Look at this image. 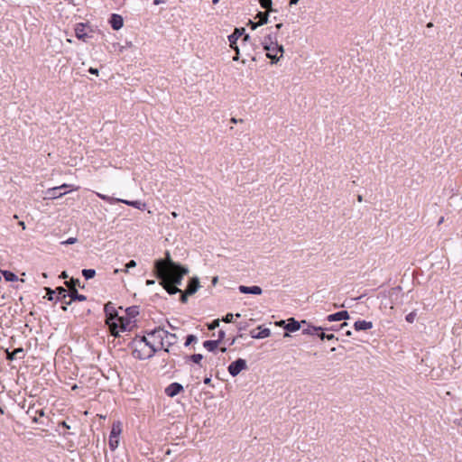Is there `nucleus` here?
I'll list each match as a JSON object with an SVG mask.
<instances>
[{"label": "nucleus", "instance_id": "1", "mask_svg": "<svg viewBox=\"0 0 462 462\" xmlns=\"http://www.w3.org/2000/svg\"><path fill=\"white\" fill-rule=\"evenodd\" d=\"M128 346L132 349V356L138 360L149 359L158 351L154 342L149 341L145 336H136Z\"/></svg>", "mask_w": 462, "mask_h": 462}, {"label": "nucleus", "instance_id": "2", "mask_svg": "<svg viewBox=\"0 0 462 462\" xmlns=\"http://www.w3.org/2000/svg\"><path fill=\"white\" fill-rule=\"evenodd\" d=\"M163 262L162 260H155L153 263V274L159 280L160 285L170 294L174 295L181 292L180 289L177 285L171 283L167 278H165V271L163 267Z\"/></svg>", "mask_w": 462, "mask_h": 462}, {"label": "nucleus", "instance_id": "3", "mask_svg": "<svg viewBox=\"0 0 462 462\" xmlns=\"http://www.w3.org/2000/svg\"><path fill=\"white\" fill-rule=\"evenodd\" d=\"M104 312L106 316V325L108 327L111 336L117 337L118 326L116 320L119 319V315L116 309L112 302L108 301L105 304Z\"/></svg>", "mask_w": 462, "mask_h": 462}, {"label": "nucleus", "instance_id": "4", "mask_svg": "<svg viewBox=\"0 0 462 462\" xmlns=\"http://www.w3.org/2000/svg\"><path fill=\"white\" fill-rule=\"evenodd\" d=\"M147 335L149 337H147L148 340L154 342V346H157L158 349L163 347V345H164L163 340H164L165 337H171L174 340L177 338L175 334L170 333L167 330H165L160 327L147 332Z\"/></svg>", "mask_w": 462, "mask_h": 462}, {"label": "nucleus", "instance_id": "5", "mask_svg": "<svg viewBox=\"0 0 462 462\" xmlns=\"http://www.w3.org/2000/svg\"><path fill=\"white\" fill-rule=\"evenodd\" d=\"M189 273V268L180 264V268H173L165 272V278L179 287L182 283L183 277Z\"/></svg>", "mask_w": 462, "mask_h": 462}, {"label": "nucleus", "instance_id": "6", "mask_svg": "<svg viewBox=\"0 0 462 462\" xmlns=\"http://www.w3.org/2000/svg\"><path fill=\"white\" fill-rule=\"evenodd\" d=\"M263 49L266 51V56L272 60L273 63L278 62L284 53L283 46L280 45L278 42H271L270 45H264Z\"/></svg>", "mask_w": 462, "mask_h": 462}, {"label": "nucleus", "instance_id": "7", "mask_svg": "<svg viewBox=\"0 0 462 462\" xmlns=\"http://www.w3.org/2000/svg\"><path fill=\"white\" fill-rule=\"evenodd\" d=\"M245 31V28H236L234 32L228 36L229 45L236 51L233 60L236 61L239 60L240 51L237 41L244 35Z\"/></svg>", "mask_w": 462, "mask_h": 462}, {"label": "nucleus", "instance_id": "8", "mask_svg": "<svg viewBox=\"0 0 462 462\" xmlns=\"http://www.w3.org/2000/svg\"><path fill=\"white\" fill-rule=\"evenodd\" d=\"M246 368V361L243 358H237L228 365L227 371L233 377H235Z\"/></svg>", "mask_w": 462, "mask_h": 462}, {"label": "nucleus", "instance_id": "9", "mask_svg": "<svg viewBox=\"0 0 462 462\" xmlns=\"http://www.w3.org/2000/svg\"><path fill=\"white\" fill-rule=\"evenodd\" d=\"M67 188H68V186L64 184L60 187H55V188L50 189H48V191L46 193L47 196L44 199H58V198L61 197L63 194H66L68 192L66 190Z\"/></svg>", "mask_w": 462, "mask_h": 462}, {"label": "nucleus", "instance_id": "10", "mask_svg": "<svg viewBox=\"0 0 462 462\" xmlns=\"http://www.w3.org/2000/svg\"><path fill=\"white\" fill-rule=\"evenodd\" d=\"M184 391V388L181 383L174 382L169 384L165 390L164 393L167 396L172 398L176 395L180 394L181 392Z\"/></svg>", "mask_w": 462, "mask_h": 462}, {"label": "nucleus", "instance_id": "11", "mask_svg": "<svg viewBox=\"0 0 462 462\" xmlns=\"http://www.w3.org/2000/svg\"><path fill=\"white\" fill-rule=\"evenodd\" d=\"M88 27L85 23H78L75 27V35L79 40L87 42L88 36Z\"/></svg>", "mask_w": 462, "mask_h": 462}, {"label": "nucleus", "instance_id": "12", "mask_svg": "<svg viewBox=\"0 0 462 462\" xmlns=\"http://www.w3.org/2000/svg\"><path fill=\"white\" fill-rule=\"evenodd\" d=\"M87 297L83 294H79L77 289L70 291V300L65 302V306H61L62 310L66 311L68 306L71 304L72 301H85Z\"/></svg>", "mask_w": 462, "mask_h": 462}, {"label": "nucleus", "instance_id": "13", "mask_svg": "<svg viewBox=\"0 0 462 462\" xmlns=\"http://www.w3.org/2000/svg\"><path fill=\"white\" fill-rule=\"evenodd\" d=\"M160 260H162L163 262V267H164V271L167 272L171 269H175V268H180V263H177V262H174L171 257V254L169 252H166L165 254V257L164 258H161Z\"/></svg>", "mask_w": 462, "mask_h": 462}, {"label": "nucleus", "instance_id": "14", "mask_svg": "<svg viewBox=\"0 0 462 462\" xmlns=\"http://www.w3.org/2000/svg\"><path fill=\"white\" fill-rule=\"evenodd\" d=\"M238 290L241 293H244V294L260 295L263 292L262 288L257 285H254V286L240 285Z\"/></svg>", "mask_w": 462, "mask_h": 462}, {"label": "nucleus", "instance_id": "15", "mask_svg": "<svg viewBox=\"0 0 462 462\" xmlns=\"http://www.w3.org/2000/svg\"><path fill=\"white\" fill-rule=\"evenodd\" d=\"M70 300V291L68 292L67 290L61 286L57 287V296L56 300L61 301L63 303L62 306H65V302Z\"/></svg>", "mask_w": 462, "mask_h": 462}, {"label": "nucleus", "instance_id": "16", "mask_svg": "<svg viewBox=\"0 0 462 462\" xmlns=\"http://www.w3.org/2000/svg\"><path fill=\"white\" fill-rule=\"evenodd\" d=\"M27 415H29L34 423L39 422L38 416L42 417L44 416V411L43 409L40 410H34V405H32L29 407L28 411H26Z\"/></svg>", "mask_w": 462, "mask_h": 462}, {"label": "nucleus", "instance_id": "17", "mask_svg": "<svg viewBox=\"0 0 462 462\" xmlns=\"http://www.w3.org/2000/svg\"><path fill=\"white\" fill-rule=\"evenodd\" d=\"M300 322L297 321L294 318L287 319L284 329L288 332H296L300 328Z\"/></svg>", "mask_w": 462, "mask_h": 462}, {"label": "nucleus", "instance_id": "18", "mask_svg": "<svg viewBox=\"0 0 462 462\" xmlns=\"http://www.w3.org/2000/svg\"><path fill=\"white\" fill-rule=\"evenodd\" d=\"M24 356V350L23 347L15 348L13 351H6V359L9 361H13L15 358H23Z\"/></svg>", "mask_w": 462, "mask_h": 462}, {"label": "nucleus", "instance_id": "19", "mask_svg": "<svg viewBox=\"0 0 462 462\" xmlns=\"http://www.w3.org/2000/svg\"><path fill=\"white\" fill-rule=\"evenodd\" d=\"M199 287H200V285H199V278L198 277H192L189 281V283H188V286H187L186 290L188 291V294L193 295L194 293H196L198 291Z\"/></svg>", "mask_w": 462, "mask_h": 462}, {"label": "nucleus", "instance_id": "20", "mask_svg": "<svg viewBox=\"0 0 462 462\" xmlns=\"http://www.w3.org/2000/svg\"><path fill=\"white\" fill-rule=\"evenodd\" d=\"M110 24L114 30L121 29L124 24L122 16L116 14H113L110 18Z\"/></svg>", "mask_w": 462, "mask_h": 462}, {"label": "nucleus", "instance_id": "21", "mask_svg": "<svg viewBox=\"0 0 462 462\" xmlns=\"http://www.w3.org/2000/svg\"><path fill=\"white\" fill-rule=\"evenodd\" d=\"M258 329H260V331L257 333H255L254 330L250 332V335L253 338L262 339L270 337L271 330L269 328H261V327H258Z\"/></svg>", "mask_w": 462, "mask_h": 462}, {"label": "nucleus", "instance_id": "22", "mask_svg": "<svg viewBox=\"0 0 462 462\" xmlns=\"http://www.w3.org/2000/svg\"><path fill=\"white\" fill-rule=\"evenodd\" d=\"M372 328H373V323L371 321L358 320V321H356L354 324V328L356 331L368 330Z\"/></svg>", "mask_w": 462, "mask_h": 462}, {"label": "nucleus", "instance_id": "23", "mask_svg": "<svg viewBox=\"0 0 462 462\" xmlns=\"http://www.w3.org/2000/svg\"><path fill=\"white\" fill-rule=\"evenodd\" d=\"M327 319L328 321H337V320H346V310H341L334 314H330L328 316Z\"/></svg>", "mask_w": 462, "mask_h": 462}, {"label": "nucleus", "instance_id": "24", "mask_svg": "<svg viewBox=\"0 0 462 462\" xmlns=\"http://www.w3.org/2000/svg\"><path fill=\"white\" fill-rule=\"evenodd\" d=\"M116 321L117 322V326H118V333L120 331H125L127 329V327L130 324V319L127 317L125 318V317L119 316V319H116Z\"/></svg>", "mask_w": 462, "mask_h": 462}, {"label": "nucleus", "instance_id": "25", "mask_svg": "<svg viewBox=\"0 0 462 462\" xmlns=\"http://www.w3.org/2000/svg\"><path fill=\"white\" fill-rule=\"evenodd\" d=\"M185 359H186V363L190 361V362H193V363L199 365L200 367H203V365L201 364L203 356L201 354H193L190 356H186Z\"/></svg>", "mask_w": 462, "mask_h": 462}, {"label": "nucleus", "instance_id": "26", "mask_svg": "<svg viewBox=\"0 0 462 462\" xmlns=\"http://www.w3.org/2000/svg\"><path fill=\"white\" fill-rule=\"evenodd\" d=\"M219 345V340H206L203 346L209 352L215 351Z\"/></svg>", "mask_w": 462, "mask_h": 462}, {"label": "nucleus", "instance_id": "27", "mask_svg": "<svg viewBox=\"0 0 462 462\" xmlns=\"http://www.w3.org/2000/svg\"><path fill=\"white\" fill-rule=\"evenodd\" d=\"M320 330H321V327H314V326L308 325V327L306 328L302 329V334L317 335L318 336V334Z\"/></svg>", "mask_w": 462, "mask_h": 462}, {"label": "nucleus", "instance_id": "28", "mask_svg": "<svg viewBox=\"0 0 462 462\" xmlns=\"http://www.w3.org/2000/svg\"><path fill=\"white\" fill-rule=\"evenodd\" d=\"M125 313L129 319L135 318L139 314V307L138 306H131L125 310Z\"/></svg>", "mask_w": 462, "mask_h": 462}, {"label": "nucleus", "instance_id": "29", "mask_svg": "<svg viewBox=\"0 0 462 462\" xmlns=\"http://www.w3.org/2000/svg\"><path fill=\"white\" fill-rule=\"evenodd\" d=\"M254 19H258L257 24L263 25L268 22V11L267 12H259Z\"/></svg>", "mask_w": 462, "mask_h": 462}, {"label": "nucleus", "instance_id": "30", "mask_svg": "<svg viewBox=\"0 0 462 462\" xmlns=\"http://www.w3.org/2000/svg\"><path fill=\"white\" fill-rule=\"evenodd\" d=\"M2 274L6 282H16L18 280L17 275L11 271H2Z\"/></svg>", "mask_w": 462, "mask_h": 462}, {"label": "nucleus", "instance_id": "31", "mask_svg": "<svg viewBox=\"0 0 462 462\" xmlns=\"http://www.w3.org/2000/svg\"><path fill=\"white\" fill-rule=\"evenodd\" d=\"M65 285L69 289V291L77 289V286H79V280L75 278H70L69 281L65 282Z\"/></svg>", "mask_w": 462, "mask_h": 462}, {"label": "nucleus", "instance_id": "32", "mask_svg": "<svg viewBox=\"0 0 462 462\" xmlns=\"http://www.w3.org/2000/svg\"><path fill=\"white\" fill-rule=\"evenodd\" d=\"M44 290L47 291V295L44 297L48 300H53L57 296V288L52 290L49 287H45Z\"/></svg>", "mask_w": 462, "mask_h": 462}, {"label": "nucleus", "instance_id": "33", "mask_svg": "<svg viewBox=\"0 0 462 462\" xmlns=\"http://www.w3.org/2000/svg\"><path fill=\"white\" fill-rule=\"evenodd\" d=\"M82 275L86 280H90L95 277L96 271L94 269H83Z\"/></svg>", "mask_w": 462, "mask_h": 462}, {"label": "nucleus", "instance_id": "34", "mask_svg": "<svg viewBox=\"0 0 462 462\" xmlns=\"http://www.w3.org/2000/svg\"><path fill=\"white\" fill-rule=\"evenodd\" d=\"M276 43L278 42L275 37H273L271 34L264 37L263 41L262 42V45L264 48V45H270V43Z\"/></svg>", "mask_w": 462, "mask_h": 462}, {"label": "nucleus", "instance_id": "35", "mask_svg": "<svg viewBox=\"0 0 462 462\" xmlns=\"http://www.w3.org/2000/svg\"><path fill=\"white\" fill-rule=\"evenodd\" d=\"M318 337L322 340H324V339L330 340V339L334 338L333 334L325 333L322 328H321V330L319 332Z\"/></svg>", "mask_w": 462, "mask_h": 462}, {"label": "nucleus", "instance_id": "36", "mask_svg": "<svg viewBox=\"0 0 462 462\" xmlns=\"http://www.w3.org/2000/svg\"><path fill=\"white\" fill-rule=\"evenodd\" d=\"M198 341V338L195 335H188L186 337V341H185V346H189L190 344L192 343H196Z\"/></svg>", "mask_w": 462, "mask_h": 462}, {"label": "nucleus", "instance_id": "37", "mask_svg": "<svg viewBox=\"0 0 462 462\" xmlns=\"http://www.w3.org/2000/svg\"><path fill=\"white\" fill-rule=\"evenodd\" d=\"M261 6L267 11H272V0H260Z\"/></svg>", "mask_w": 462, "mask_h": 462}, {"label": "nucleus", "instance_id": "38", "mask_svg": "<svg viewBox=\"0 0 462 462\" xmlns=\"http://www.w3.org/2000/svg\"><path fill=\"white\" fill-rule=\"evenodd\" d=\"M416 317H417V313H416V311H411V312H410V313L406 316L405 319H406V321H407V322H409V323H413V322H414V320H415V319H416Z\"/></svg>", "mask_w": 462, "mask_h": 462}, {"label": "nucleus", "instance_id": "39", "mask_svg": "<svg viewBox=\"0 0 462 462\" xmlns=\"http://www.w3.org/2000/svg\"><path fill=\"white\" fill-rule=\"evenodd\" d=\"M180 293V300L182 303H186L188 301V297L191 295V294H188V291L187 290H185V291H181Z\"/></svg>", "mask_w": 462, "mask_h": 462}, {"label": "nucleus", "instance_id": "40", "mask_svg": "<svg viewBox=\"0 0 462 462\" xmlns=\"http://www.w3.org/2000/svg\"><path fill=\"white\" fill-rule=\"evenodd\" d=\"M165 338H168V341H167V347L166 348H163L165 352H170V349H169V346L174 345L176 343V340L177 338L174 340L172 337H165Z\"/></svg>", "mask_w": 462, "mask_h": 462}, {"label": "nucleus", "instance_id": "41", "mask_svg": "<svg viewBox=\"0 0 462 462\" xmlns=\"http://www.w3.org/2000/svg\"><path fill=\"white\" fill-rule=\"evenodd\" d=\"M219 326V319H214L211 323L208 324L209 330H214Z\"/></svg>", "mask_w": 462, "mask_h": 462}, {"label": "nucleus", "instance_id": "42", "mask_svg": "<svg viewBox=\"0 0 462 462\" xmlns=\"http://www.w3.org/2000/svg\"><path fill=\"white\" fill-rule=\"evenodd\" d=\"M233 319H234V314L232 313H227L223 319L222 320L226 323H231L233 322Z\"/></svg>", "mask_w": 462, "mask_h": 462}, {"label": "nucleus", "instance_id": "43", "mask_svg": "<svg viewBox=\"0 0 462 462\" xmlns=\"http://www.w3.org/2000/svg\"><path fill=\"white\" fill-rule=\"evenodd\" d=\"M130 206H133L140 210H145L147 209V204H129ZM148 211H150V208H148Z\"/></svg>", "mask_w": 462, "mask_h": 462}, {"label": "nucleus", "instance_id": "44", "mask_svg": "<svg viewBox=\"0 0 462 462\" xmlns=\"http://www.w3.org/2000/svg\"><path fill=\"white\" fill-rule=\"evenodd\" d=\"M77 242V238L69 237L66 241L61 242L62 245H72Z\"/></svg>", "mask_w": 462, "mask_h": 462}, {"label": "nucleus", "instance_id": "45", "mask_svg": "<svg viewBox=\"0 0 462 462\" xmlns=\"http://www.w3.org/2000/svg\"><path fill=\"white\" fill-rule=\"evenodd\" d=\"M136 266V262L134 260H130L126 264V269L134 268Z\"/></svg>", "mask_w": 462, "mask_h": 462}, {"label": "nucleus", "instance_id": "46", "mask_svg": "<svg viewBox=\"0 0 462 462\" xmlns=\"http://www.w3.org/2000/svg\"><path fill=\"white\" fill-rule=\"evenodd\" d=\"M225 336H226V333L224 330H219L218 331V339L219 342L222 341L224 338H225Z\"/></svg>", "mask_w": 462, "mask_h": 462}, {"label": "nucleus", "instance_id": "47", "mask_svg": "<svg viewBox=\"0 0 462 462\" xmlns=\"http://www.w3.org/2000/svg\"><path fill=\"white\" fill-rule=\"evenodd\" d=\"M246 328H247V323L246 322H240L238 324V329L239 330H245Z\"/></svg>", "mask_w": 462, "mask_h": 462}, {"label": "nucleus", "instance_id": "48", "mask_svg": "<svg viewBox=\"0 0 462 462\" xmlns=\"http://www.w3.org/2000/svg\"><path fill=\"white\" fill-rule=\"evenodd\" d=\"M59 426L63 427V428H65L67 430L70 429V426L65 420L60 421L59 423Z\"/></svg>", "mask_w": 462, "mask_h": 462}, {"label": "nucleus", "instance_id": "49", "mask_svg": "<svg viewBox=\"0 0 462 462\" xmlns=\"http://www.w3.org/2000/svg\"><path fill=\"white\" fill-rule=\"evenodd\" d=\"M249 24L251 25V28L253 30H255L258 26H261V24H257V22H253V21H250Z\"/></svg>", "mask_w": 462, "mask_h": 462}, {"label": "nucleus", "instance_id": "50", "mask_svg": "<svg viewBox=\"0 0 462 462\" xmlns=\"http://www.w3.org/2000/svg\"><path fill=\"white\" fill-rule=\"evenodd\" d=\"M88 72L93 75H97V76L98 75V69H95V68H89Z\"/></svg>", "mask_w": 462, "mask_h": 462}, {"label": "nucleus", "instance_id": "51", "mask_svg": "<svg viewBox=\"0 0 462 462\" xmlns=\"http://www.w3.org/2000/svg\"><path fill=\"white\" fill-rule=\"evenodd\" d=\"M120 432V430H118V431L116 430V428L113 427L112 430H111V434H110V438H112L113 436H117V434Z\"/></svg>", "mask_w": 462, "mask_h": 462}, {"label": "nucleus", "instance_id": "52", "mask_svg": "<svg viewBox=\"0 0 462 462\" xmlns=\"http://www.w3.org/2000/svg\"><path fill=\"white\" fill-rule=\"evenodd\" d=\"M230 121H231V123H233V124H237V123H242V122H243V119H239V120H238V119H236V118H235V117H232V118L230 119Z\"/></svg>", "mask_w": 462, "mask_h": 462}, {"label": "nucleus", "instance_id": "53", "mask_svg": "<svg viewBox=\"0 0 462 462\" xmlns=\"http://www.w3.org/2000/svg\"><path fill=\"white\" fill-rule=\"evenodd\" d=\"M203 382H204L205 384H210L211 377L210 376L209 377H205Z\"/></svg>", "mask_w": 462, "mask_h": 462}, {"label": "nucleus", "instance_id": "54", "mask_svg": "<svg viewBox=\"0 0 462 462\" xmlns=\"http://www.w3.org/2000/svg\"><path fill=\"white\" fill-rule=\"evenodd\" d=\"M109 444H110V447H111V448H112V449H113V448H115V447H116V445H117V441L113 442L112 438H110V442H109Z\"/></svg>", "mask_w": 462, "mask_h": 462}, {"label": "nucleus", "instance_id": "55", "mask_svg": "<svg viewBox=\"0 0 462 462\" xmlns=\"http://www.w3.org/2000/svg\"><path fill=\"white\" fill-rule=\"evenodd\" d=\"M60 278H62V279H66L68 278V273L66 271H63L60 275Z\"/></svg>", "mask_w": 462, "mask_h": 462}, {"label": "nucleus", "instance_id": "56", "mask_svg": "<svg viewBox=\"0 0 462 462\" xmlns=\"http://www.w3.org/2000/svg\"><path fill=\"white\" fill-rule=\"evenodd\" d=\"M147 286L153 285L155 283L154 280H146L145 282Z\"/></svg>", "mask_w": 462, "mask_h": 462}, {"label": "nucleus", "instance_id": "57", "mask_svg": "<svg viewBox=\"0 0 462 462\" xmlns=\"http://www.w3.org/2000/svg\"><path fill=\"white\" fill-rule=\"evenodd\" d=\"M218 278L217 276L213 277L212 279V285L215 286L217 283Z\"/></svg>", "mask_w": 462, "mask_h": 462}, {"label": "nucleus", "instance_id": "58", "mask_svg": "<svg viewBox=\"0 0 462 462\" xmlns=\"http://www.w3.org/2000/svg\"><path fill=\"white\" fill-rule=\"evenodd\" d=\"M248 39H249V35L245 34V35L243 37V39H242L241 42H242V43H245Z\"/></svg>", "mask_w": 462, "mask_h": 462}, {"label": "nucleus", "instance_id": "59", "mask_svg": "<svg viewBox=\"0 0 462 462\" xmlns=\"http://www.w3.org/2000/svg\"><path fill=\"white\" fill-rule=\"evenodd\" d=\"M97 196H98L101 199H103V200H107V199H108L107 197H106L105 195L97 194Z\"/></svg>", "mask_w": 462, "mask_h": 462}, {"label": "nucleus", "instance_id": "60", "mask_svg": "<svg viewBox=\"0 0 462 462\" xmlns=\"http://www.w3.org/2000/svg\"><path fill=\"white\" fill-rule=\"evenodd\" d=\"M116 202L123 203V202H130V201L129 200H125V199H116Z\"/></svg>", "mask_w": 462, "mask_h": 462}, {"label": "nucleus", "instance_id": "61", "mask_svg": "<svg viewBox=\"0 0 462 462\" xmlns=\"http://www.w3.org/2000/svg\"><path fill=\"white\" fill-rule=\"evenodd\" d=\"M286 323H287V320H286V321H285V320H280V321L278 322V324H279L280 326H283V327L285 326V324H286Z\"/></svg>", "mask_w": 462, "mask_h": 462}, {"label": "nucleus", "instance_id": "62", "mask_svg": "<svg viewBox=\"0 0 462 462\" xmlns=\"http://www.w3.org/2000/svg\"><path fill=\"white\" fill-rule=\"evenodd\" d=\"M120 272H123V269H118V268H116V269H115V270H114V273H115V274H117V273H119Z\"/></svg>", "mask_w": 462, "mask_h": 462}, {"label": "nucleus", "instance_id": "63", "mask_svg": "<svg viewBox=\"0 0 462 462\" xmlns=\"http://www.w3.org/2000/svg\"><path fill=\"white\" fill-rule=\"evenodd\" d=\"M19 226L23 227V229H25V224L23 221L19 222Z\"/></svg>", "mask_w": 462, "mask_h": 462}, {"label": "nucleus", "instance_id": "64", "mask_svg": "<svg viewBox=\"0 0 462 462\" xmlns=\"http://www.w3.org/2000/svg\"><path fill=\"white\" fill-rule=\"evenodd\" d=\"M299 2V0H290V5H296Z\"/></svg>", "mask_w": 462, "mask_h": 462}]
</instances>
